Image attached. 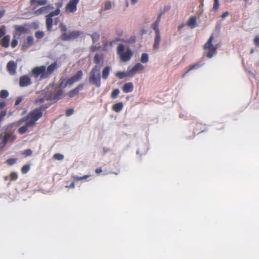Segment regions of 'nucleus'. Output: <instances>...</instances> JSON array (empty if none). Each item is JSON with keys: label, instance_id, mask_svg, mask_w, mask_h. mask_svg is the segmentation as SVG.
Returning <instances> with one entry per match:
<instances>
[{"label": "nucleus", "instance_id": "7ed1b4c3", "mask_svg": "<svg viewBox=\"0 0 259 259\" xmlns=\"http://www.w3.org/2000/svg\"><path fill=\"white\" fill-rule=\"evenodd\" d=\"M217 48L214 37L211 35L204 46V53L207 57L211 58L215 55Z\"/></svg>", "mask_w": 259, "mask_h": 259}, {"label": "nucleus", "instance_id": "f704fd0d", "mask_svg": "<svg viewBox=\"0 0 259 259\" xmlns=\"http://www.w3.org/2000/svg\"><path fill=\"white\" fill-rule=\"evenodd\" d=\"M16 28L18 31H19L21 33H24L25 31V28L22 26H17Z\"/></svg>", "mask_w": 259, "mask_h": 259}, {"label": "nucleus", "instance_id": "4c0bfd02", "mask_svg": "<svg viewBox=\"0 0 259 259\" xmlns=\"http://www.w3.org/2000/svg\"><path fill=\"white\" fill-rule=\"evenodd\" d=\"M101 59L100 56L98 55H96L95 57H94V60H95V62L97 63V64H99L100 63V60Z\"/></svg>", "mask_w": 259, "mask_h": 259}, {"label": "nucleus", "instance_id": "dca6fc26", "mask_svg": "<svg viewBox=\"0 0 259 259\" xmlns=\"http://www.w3.org/2000/svg\"><path fill=\"white\" fill-rule=\"evenodd\" d=\"M188 25L191 28H195L198 26V23L196 20V18L194 16H192L189 19L187 22Z\"/></svg>", "mask_w": 259, "mask_h": 259}, {"label": "nucleus", "instance_id": "20e7f679", "mask_svg": "<svg viewBox=\"0 0 259 259\" xmlns=\"http://www.w3.org/2000/svg\"><path fill=\"white\" fill-rule=\"evenodd\" d=\"M117 51L119 58L122 62L130 60L133 55L132 51L127 46L122 44L118 46Z\"/></svg>", "mask_w": 259, "mask_h": 259}, {"label": "nucleus", "instance_id": "13d9d810", "mask_svg": "<svg viewBox=\"0 0 259 259\" xmlns=\"http://www.w3.org/2000/svg\"><path fill=\"white\" fill-rule=\"evenodd\" d=\"M80 178V177H79L77 176L74 177V179L77 180H81V179H79Z\"/></svg>", "mask_w": 259, "mask_h": 259}, {"label": "nucleus", "instance_id": "72a5a7b5", "mask_svg": "<svg viewBox=\"0 0 259 259\" xmlns=\"http://www.w3.org/2000/svg\"><path fill=\"white\" fill-rule=\"evenodd\" d=\"M23 154L26 156H30L32 154V151L30 149H27L23 152Z\"/></svg>", "mask_w": 259, "mask_h": 259}, {"label": "nucleus", "instance_id": "473e14b6", "mask_svg": "<svg viewBox=\"0 0 259 259\" xmlns=\"http://www.w3.org/2000/svg\"><path fill=\"white\" fill-rule=\"evenodd\" d=\"M16 162V159H8L7 161V163L9 165H13L14 164H15Z\"/></svg>", "mask_w": 259, "mask_h": 259}, {"label": "nucleus", "instance_id": "0e129e2a", "mask_svg": "<svg viewBox=\"0 0 259 259\" xmlns=\"http://www.w3.org/2000/svg\"><path fill=\"white\" fill-rule=\"evenodd\" d=\"M253 52V50H251V53H252Z\"/></svg>", "mask_w": 259, "mask_h": 259}, {"label": "nucleus", "instance_id": "aec40b11", "mask_svg": "<svg viewBox=\"0 0 259 259\" xmlns=\"http://www.w3.org/2000/svg\"><path fill=\"white\" fill-rule=\"evenodd\" d=\"M10 40V36H5L1 40V44L5 48H8L9 46V42Z\"/></svg>", "mask_w": 259, "mask_h": 259}, {"label": "nucleus", "instance_id": "c9c22d12", "mask_svg": "<svg viewBox=\"0 0 259 259\" xmlns=\"http://www.w3.org/2000/svg\"><path fill=\"white\" fill-rule=\"evenodd\" d=\"M220 6L219 1V0H214V4L213 6V9L217 10L219 8Z\"/></svg>", "mask_w": 259, "mask_h": 259}, {"label": "nucleus", "instance_id": "7c9ffc66", "mask_svg": "<svg viewBox=\"0 0 259 259\" xmlns=\"http://www.w3.org/2000/svg\"><path fill=\"white\" fill-rule=\"evenodd\" d=\"M92 38L93 41H97L99 38V34L97 33H93L92 35Z\"/></svg>", "mask_w": 259, "mask_h": 259}, {"label": "nucleus", "instance_id": "bb28decb", "mask_svg": "<svg viewBox=\"0 0 259 259\" xmlns=\"http://www.w3.org/2000/svg\"><path fill=\"white\" fill-rule=\"evenodd\" d=\"M8 95V92L6 90H2L0 92V97L3 98L7 97Z\"/></svg>", "mask_w": 259, "mask_h": 259}, {"label": "nucleus", "instance_id": "0eeeda50", "mask_svg": "<svg viewBox=\"0 0 259 259\" xmlns=\"http://www.w3.org/2000/svg\"><path fill=\"white\" fill-rule=\"evenodd\" d=\"M130 74L133 77L135 74L142 71L145 68V66L141 63H136L133 67H129Z\"/></svg>", "mask_w": 259, "mask_h": 259}, {"label": "nucleus", "instance_id": "4d7b16f0", "mask_svg": "<svg viewBox=\"0 0 259 259\" xmlns=\"http://www.w3.org/2000/svg\"><path fill=\"white\" fill-rule=\"evenodd\" d=\"M69 187L72 188H74V183H72L70 185V186H69Z\"/></svg>", "mask_w": 259, "mask_h": 259}, {"label": "nucleus", "instance_id": "393cba45", "mask_svg": "<svg viewBox=\"0 0 259 259\" xmlns=\"http://www.w3.org/2000/svg\"><path fill=\"white\" fill-rule=\"evenodd\" d=\"M119 93H120V91L119 89H116L114 90L111 94V97L112 98H116L118 96V95H119Z\"/></svg>", "mask_w": 259, "mask_h": 259}, {"label": "nucleus", "instance_id": "09e8293b", "mask_svg": "<svg viewBox=\"0 0 259 259\" xmlns=\"http://www.w3.org/2000/svg\"><path fill=\"white\" fill-rule=\"evenodd\" d=\"M131 3L132 5H134L138 3V0H130Z\"/></svg>", "mask_w": 259, "mask_h": 259}, {"label": "nucleus", "instance_id": "e2e57ef3", "mask_svg": "<svg viewBox=\"0 0 259 259\" xmlns=\"http://www.w3.org/2000/svg\"><path fill=\"white\" fill-rule=\"evenodd\" d=\"M35 1V0H31V3H34V2Z\"/></svg>", "mask_w": 259, "mask_h": 259}, {"label": "nucleus", "instance_id": "f257e3e1", "mask_svg": "<svg viewBox=\"0 0 259 259\" xmlns=\"http://www.w3.org/2000/svg\"><path fill=\"white\" fill-rule=\"evenodd\" d=\"M42 116V113L39 110H35L27 116L19 120L16 124L19 128L18 130L19 133H25L28 128L34 126L37 120Z\"/></svg>", "mask_w": 259, "mask_h": 259}, {"label": "nucleus", "instance_id": "6ab92c4d", "mask_svg": "<svg viewBox=\"0 0 259 259\" xmlns=\"http://www.w3.org/2000/svg\"><path fill=\"white\" fill-rule=\"evenodd\" d=\"M156 35L155 38V42L154 44V48L157 49L159 47V45L160 41V35L158 30H156Z\"/></svg>", "mask_w": 259, "mask_h": 259}, {"label": "nucleus", "instance_id": "680f3d73", "mask_svg": "<svg viewBox=\"0 0 259 259\" xmlns=\"http://www.w3.org/2000/svg\"><path fill=\"white\" fill-rule=\"evenodd\" d=\"M126 6L127 7L128 6V3H126Z\"/></svg>", "mask_w": 259, "mask_h": 259}, {"label": "nucleus", "instance_id": "b1692460", "mask_svg": "<svg viewBox=\"0 0 259 259\" xmlns=\"http://www.w3.org/2000/svg\"><path fill=\"white\" fill-rule=\"evenodd\" d=\"M110 71V68L109 67H106L103 70L102 72V77L104 79H106L109 75V72Z\"/></svg>", "mask_w": 259, "mask_h": 259}, {"label": "nucleus", "instance_id": "8fccbe9b", "mask_svg": "<svg viewBox=\"0 0 259 259\" xmlns=\"http://www.w3.org/2000/svg\"><path fill=\"white\" fill-rule=\"evenodd\" d=\"M21 102V98H18L16 102H15V105H18L20 102Z\"/></svg>", "mask_w": 259, "mask_h": 259}, {"label": "nucleus", "instance_id": "37998d69", "mask_svg": "<svg viewBox=\"0 0 259 259\" xmlns=\"http://www.w3.org/2000/svg\"><path fill=\"white\" fill-rule=\"evenodd\" d=\"M229 15V13L228 12H226L224 13H223L222 15V18L224 19H225L227 17H228Z\"/></svg>", "mask_w": 259, "mask_h": 259}, {"label": "nucleus", "instance_id": "ea45409f", "mask_svg": "<svg viewBox=\"0 0 259 259\" xmlns=\"http://www.w3.org/2000/svg\"><path fill=\"white\" fill-rule=\"evenodd\" d=\"M60 95H51L50 96H49L47 99H55V98H59Z\"/></svg>", "mask_w": 259, "mask_h": 259}, {"label": "nucleus", "instance_id": "6e6d98bb", "mask_svg": "<svg viewBox=\"0 0 259 259\" xmlns=\"http://www.w3.org/2000/svg\"><path fill=\"white\" fill-rule=\"evenodd\" d=\"M4 13H5V11L3 10V11H0V18L3 17Z\"/></svg>", "mask_w": 259, "mask_h": 259}, {"label": "nucleus", "instance_id": "4be33fe9", "mask_svg": "<svg viewBox=\"0 0 259 259\" xmlns=\"http://www.w3.org/2000/svg\"><path fill=\"white\" fill-rule=\"evenodd\" d=\"M123 108V104L121 102L114 104L112 106V109L116 112H118Z\"/></svg>", "mask_w": 259, "mask_h": 259}, {"label": "nucleus", "instance_id": "c756f323", "mask_svg": "<svg viewBox=\"0 0 259 259\" xmlns=\"http://www.w3.org/2000/svg\"><path fill=\"white\" fill-rule=\"evenodd\" d=\"M18 176L16 172H12L10 174V179L12 181H15L17 179Z\"/></svg>", "mask_w": 259, "mask_h": 259}, {"label": "nucleus", "instance_id": "f03ea898", "mask_svg": "<svg viewBox=\"0 0 259 259\" xmlns=\"http://www.w3.org/2000/svg\"><path fill=\"white\" fill-rule=\"evenodd\" d=\"M58 67L57 63H54L50 65L47 68L45 66L36 67L32 72L35 77L40 76V78H45L49 77Z\"/></svg>", "mask_w": 259, "mask_h": 259}, {"label": "nucleus", "instance_id": "c03bdc74", "mask_svg": "<svg viewBox=\"0 0 259 259\" xmlns=\"http://www.w3.org/2000/svg\"><path fill=\"white\" fill-rule=\"evenodd\" d=\"M254 44L256 45L259 46V37H257L254 39Z\"/></svg>", "mask_w": 259, "mask_h": 259}, {"label": "nucleus", "instance_id": "864d4df0", "mask_svg": "<svg viewBox=\"0 0 259 259\" xmlns=\"http://www.w3.org/2000/svg\"><path fill=\"white\" fill-rule=\"evenodd\" d=\"M5 106V103L4 102H0V109L2 108Z\"/></svg>", "mask_w": 259, "mask_h": 259}, {"label": "nucleus", "instance_id": "9d476101", "mask_svg": "<svg viewBox=\"0 0 259 259\" xmlns=\"http://www.w3.org/2000/svg\"><path fill=\"white\" fill-rule=\"evenodd\" d=\"M80 33L77 31H73L70 33H63L62 34V39L64 40H69L74 39L79 36Z\"/></svg>", "mask_w": 259, "mask_h": 259}, {"label": "nucleus", "instance_id": "412c9836", "mask_svg": "<svg viewBox=\"0 0 259 259\" xmlns=\"http://www.w3.org/2000/svg\"><path fill=\"white\" fill-rule=\"evenodd\" d=\"M33 38L32 36H29L27 38L26 42L23 45V48L24 49H26L28 48L31 46L33 44Z\"/></svg>", "mask_w": 259, "mask_h": 259}, {"label": "nucleus", "instance_id": "5fc2aeb1", "mask_svg": "<svg viewBox=\"0 0 259 259\" xmlns=\"http://www.w3.org/2000/svg\"><path fill=\"white\" fill-rule=\"evenodd\" d=\"M60 27H61V31H62H62H65V26H64V25H63V24H62V25H61V26H60Z\"/></svg>", "mask_w": 259, "mask_h": 259}, {"label": "nucleus", "instance_id": "cd10ccee", "mask_svg": "<svg viewBox=\"0 0 259 259\" xmlns=\"http://www.w3.org/2000/svg\"><path fill=\"white\" fill-rule=\"evenodd\" d=\"M199 67H200V65L198 64H193V65H192L190 66L189 68L187 71L186 73H187V72H188L189 71H190L191 70H192L198 68Z\"/></svg>", "mask_w": 259, "mask_h": 259}, {"label": "nucleus", "instance_id": "de8ad7c7", "mask_svg": "<svg viewBox=\"0 0 259 259\" xmlns=\"http://www.w3.org/2000/svg\"><path fill=\"white\" fill-rule=\"evenodd\" d=\"M102 171V170L101 168H97L95 170V172L97 174H99V173L101 172Z\"/></svg>", "mask_w": 259, "mask_h": 259}, {"label": "nucleus", "instance_id": "a19ab883", "mask_svg": "<svg viewBox=\"0 0 259 259\" xmlns=\"http://www.w3.org/2000/svg\"><path fill=\"white\" fill-rule=\"evenodd\" d=\"M46 0H41L37 2L38 5L39 6H42L46 4Z\"/></svg>", "mask_w": 259, "mask_h": 259}, {"label": "nucleus", "instance_id": "49530a36", "mask_svg": "<svg viewBox=\"0 0 259 259\" xmlns=\"http://www.w3.org/2000/svg\"><path fill=\"white\" fill-rule=\"evenodd\" d=\"M8 137L9 135H6L3 139V145H4L6 143V141L7 140Z\"/></svg>", "mask_w": 259, "mask_h": 259}, {"label": "nucleus", "instance_id": "bf43d9fd", "mask_svg": "<svg viewBox=\"0 0 259 259\" xmlns=\"http://www.w3.org/2000/svg\"><path fill=\"white\" fill-rule=\"evenodd\" d=\"M44 100V99H40L39 100V101L41 103V102H43Z\"/></svg>", "mask_w": 259, "mask_h": 259}, {"label": "nucleus", "instance_id": "4468645a", "mask_svg": "<svg viewBox=\"0 0 259 259\" xmlns=\"http://www.w3.org/2000/svg\"><path fill=\"white\" fill-rule=\"evenodd\" d=\"M134 86L132 82L126 83L123 85L122 88V91L125 93H128L132 92Z\"/></svg>", "mask_w": 259, "mask_h": 259}, {"label": "nucleus", "instance_id": "423d86ee", "mask_svg": "<svg viewBox=\"0 0 259 259\" xmlns=\"http://www.w3.org/2000/svg\"><path fill=\"white\" fill-rule=\"evenodd\" d=\"M101 65H96L95 67L91 71L89 81L91 83L95 85L97 87H100V67Z\"/></svg>", "mask_w": 259, "mask_h": 259}, {"label": "nucleus", "instance_id": "f3484780", "mask_svg": "<svg viewBox=\"0 0 259 259\" xmlns=\"http://www.w3.org/2000/svg\"><path fill=\"white\" fill-rule=\"evenodd\" d=\"M83 88V85L82 84H79L78 85L75 89L71 91L69 93V95L70 97H73L74 96L78 94L79 91L81 90Z\"/></svg>", "mask_w": 259, "mask_h": 259}, {"label": "nucleus", "instance_id": "e433bc0d", "mask_svg": "<svg viewBox=\"0 0 259 259\" xmlns=\"http://www.w3.org/2000/svg\"><path fill=\"white\" fill-rule=\"evenodd\" d=\"M17 45H18L17 40L14 39L11 42V47L12 48H15V47L17 46Z\"/></svg>", "mask_w": 259, "mask_h": 259}, {"label": "nucleus", "instance_id": "3c124183", "mask_svg": "<svg viewBox=\"0 0 259 259\" xmlns=\"http://www.w3.org/2000/svg\"><path fill=\"white\" fill-rule=\"evenodd\" d=\"M63 6V4L62 3H59L57 4V6L58 7L57 9H59V8L62 7Z\"/></svg>", "mask_w": 259, "mask_h": 259}, {"label": "nucleus", "instance_id": "052dcab7", "mask_svg": "<svg viewBox=\"0 0 259 259\" xmlns=\"http://www.w3.org/2000/svg\"><path fill=\"white\" fill-rule=\"evenodd\" d=\"M37 27H38V25L36 24V26H34V28H36Z\"/></svg>", "mask_w": 259, "mask_h": 259}, {"label": "nucleus", "instance_id": "9b49d317", "mask_svg": "<svg viewBox=\"0 0 259 259\" xmlns=\"http://www.w3.org/2000/svg\"><path fill=\"white\" fill-rule=\"evenodd\" d=\"M52 8L50 6L43 7L34 12V14L36 15H39L40 14H46L50 12Z\"/></svg>", "mask_w": 259, "mask_h": 259}, {"label": "nucleus", "instance_id": "58836bf2", "mask_svg": "<svg viewBox=\"0 0 259 259\" xmlns=\"http://www.w3.org/2000/svg\"><path fill=\"white\" fill-rule=\"evenodd\" d=\"M73 109H68L66 112V115L67 116H69L73 113Z\"/></svg>", "mask_w": 259, "mask_h": 259}, {"label": "nucleus", "instance_id": "6e6552de", "mask_svg": "<svg viewBox=\"0 0 259 259\" xmlns=\"http://www.w3.org/2000/svg\"><path fill=\"white\" fill-rule=\"evenodd\" d=\"M60 13V10L56 9L53 12H51L48 16H47L46 19V26L47 29L48 31L52 30L53 20L52 17L53 16H57Z\"/></svg>", "mask_w": 259, "mask_h": 259}, {"label": "nucleus", "instance_id": "69168bd1", "mask_svg": "<svg viewBox=\"0 0 259 259\" xmlns=\"http://www.w3.org/2000/svg\"><path fill=\"white\" fill-rule=\"evenodd\" d=\"M114 174H115V175H117V172H114Z\"/></svg>", "mask_w": 259, "mask_h": 259}, {"label": "nucleus", "instance_id": "f8f14e48", "mask_svg": "<svg viewBox=\"0 0 259 259\" xmlns=\"http://www.w3.org/2000/svg\"><path fill=\"white\" fill-rule=\"evenodd\" d=\"M16 68V64L13 61H10L7 64L8 71L11 75L14 74L15 73Z\"/></svg>", "mask_w": 259, "mask_h": 259}, {"label": "nucleus", "instance_id": "774afa93", "mask_svg": "<svg viewBox=\"0 0 259 259\" xmlns=\"http://www.w3.org/2000/svg\"><path fill=\"white\" fill-rule=\"evenodd\" d=\"M3 146H2V147H3ZM1 147H2V146H0V148H1Z\"/></svg>", "mask_w": 259, "mask_h": 259}, {"label": "nucleus", "instance_id": "a878e982", "mask_svg": "<svg viewBox=\"0 0 259 259\" xmlns=\"http://www.w3.org/2000/svg\"><path fill=\"white\" fill-rule=\"evenodd\" d=\"M44 35V32L42 31H36L35 34V37L38 39L42 38Z\"/></svg>", "mask_w": 259, "mask_h": 259}, {"label": "nucleus", "instance_id": "1a4fd4ad", "mask_svg": "<svg viewBox=\"0 0 259 259\" xmlns=\"http://www.w3.org/2000/svg\"><path fill=\"white\" fill-rule=\"evenodd\" d=\"M79 0H70L65 7L67 13H74L77 9V5Z\"/></svg>", "mask_w": 259, "mask_h": 259}, {"label": "nucleus", "instance_id": "a211bd4d", "mask_svg": "<svg viewBox=\"0 0 259 259\" xmlns=\"http://www.w3.org/2000/svg\"><path fill=\"white\" fill-rule=\"evenodd\" d=\"M140 63L142 64H147L149 61V56L147 53H142L140 57Z\"/></svg>", "mask_w": 259, "mask_h": 259}, {"label": "nucleus", "instance_id": "603ef678", "mask_svg": "<svg viewBox=\"0 0 259 259\" xmlns=\"http://www.w3.org/2000/svg\"><path fill=\"white\" fill-rule=\"evenodd\" d=\"M88 177H89V175H85V176H84L83 177H81L79 179H81V180H83V179H85L88 178Z\"/></svg>", "mask_w": 259, "mask_h": 259}, {"label": "nucleus", "instance_id": "c85d7f7f", "mask_svg": "<svg viewBox=\"0 0 259 259\" xmlns=\"http://www.w3.org/2000/svg\"><path fill=\"white\" fill-rule=\"evenodd\" d=\"M53 157L56 160H61L63 159L64 156L63 155L60 154H55L54 155Z\"/></svg>", "mask_w": 259, "mask_h": 259}, {"label": "nucleus", "instance_id": "5701e85b", "mask_svg": "<svg viewBox=\"0 0 259 259\" xmlns=\"http://www.w3.org/2000/svg\"><path fill=\"white\" fill-rule=\"evenodd\" d=\"M113 6V3L108 1L105 2L104 5V9L105 10H109L112 8Z\"/></svg>", "mask_w": 259, "mask_h": 259}, {"label": "nucleus", "instance_id": "79ce46f5", "mask_svg": "<svg viewBox=\"0 0 259 259\" xmlns=\"http://www.w3.org/2000/svg\"><path fill=\"white\" fill-rule=\"evenodd\" d=\"M6 115V111H2L0 114V121L3 120V118Z\"/></svg>", "mask_w": 259, "mask_h": 259}, {"label": "nucleus", "instance_id": "ddd939ff", "mask_svg": "<svg viewBox=\"0 0 259 259\" xmlns=\"http://www.w3.org/2000/svg\"><path fill=\"white\" fill-rule=\"evenodd\" d=\"M19 83L21 87L27 86L30 84V78L27 76H22L20 78Z\"/></svg>", "mask_w": 259, "mask_h": 259}, {"label": "nucleus", "instance_id": "39448f33", "mask_svg": "<svg viewBox=\"0 0 259 259\" xmlns=\"http://www.w3.org/2000/svg\"><path fill=\"white\" fill-rule=\"evenodd\" d=\"M82 77V72L81 71H79L74 75L68 79L61 78L59 82V87L61 88H65L68 87H70L74 83L80 80Z\"/></svg>", "mask_w": 259, "mask_h": 259}, {"label": "nucleus", "instance_id": "2eb2a0df", "mask_svg": "<svg viewBox=\"0 0 259 259\" xmlns=\"http://www.w3.org/2000/svg\"><path fill=\"white\" fill-rule=\"evenodd\" d=\"M115 76L119 79H122L125 77H131L132 75L130 74V70L128 69L127 72L119 71L116 73Z\"/></svg>", "mask_w": 259, "mask_h": 259}, {"label": "nucleus", "instance_id": "338daca9", "mask_svg": "<svg viewBox=\"0 0 259 259\" xmlns=\"http://www.w3.org/2000/svg\"><path fill=\"white\" fill-rule=\"evenodd\" d=\"M245 1H246V2H247V1H248V0H245Z\"/></svg>", "mask_w": 259, "mask_h": 259}, {"label": "nucleus", "instance_id": "a18cd8bd", "mask_svg": "<svg viewBox=\"0 0 259 259\" xmlns=\"http://www.w3.org/2000/svg\"><path fill=\"white\" fill-rule=\"evenodd\" d=\"M5 32L3 29H0V37L5 34Z\"/></svg>", "mask_w": 259, "mask_h": 259}, {"label": "nucleus", "instance_id": "2f4dec72", "mask_svg": "<svg viewBox=\"0 0 259 259\" xmlns=\"http://www.w3.org/2000/svg\"><path fill=\"white\" fill-rule=\"evenodd\" d=\"M29 166L28 165H24L22 167V169H21V171L23 174H26V172H27L28 171V170H29Z\"/></svg>", "mask_w": 259, "mask_h": 259}]
</instances>
